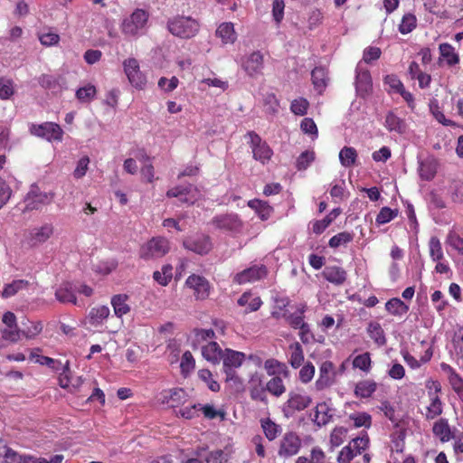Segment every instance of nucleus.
Returning a JSON list of instances; mask_svg holds the SVG:
<instances>
[{
  "label": "nucleus",
  "instance_id": "obj_57",
  "mask_svg": "<svg viewBox=\"0 0 463 463\" xmlns=\"http://www.w3.org/2000/svg\"><path fill=\"white\" fill-rule=\"evenodd\" d=\"M195 361L190 351H185L182 356L180 367L183 373H188L194 369Z\"/></svg>",
  "mask_w": 463,
  "mask_h": 463
},
{
  "label": "nucleus",
  "instance_id": "obj_1",
  "mask_svg": "<svg viewBox=\"0 0 463 463\" xmlns=\"http://www.w3.org/2000/svg\"><path fill=\"white\" fill-rule=\"evenodd\" d=\"M167 29L175 36L190 39L200 30V24L191 16L176 15L167 21Z\"/></svg>",
  "mask_w": 463,
  "mask_h": 463
},
{
  "label": "nucleus",
  "instance_id": "obj_63",
  "mask_svg": "<svg viewBox=\"0 0 463 463\" xmlns=\"http://www.w3.org/2000/svg\"><path fill=\"white\" fill-rule=\"evenodd\" d=\"M447 243L458 251L463 253V238L454 232H450L447 238Z\"/></svg>",
  "mask_w": 463,
  "mask_h": 463
},
{
  "label": "nucleus",
  "instance_id": "obj_45",
  "mask_svg": "<svg viewBox=\"0 0 463 463\" xmlns=\"http://www.w3.org/2000/svg\"><path fill=\"white\" fill-rule=\"evenodd\" d=\"M354 239V234L348 232H342L333 236L328 242V245L331 248H338L341 245L346 244L352 241Z\"/></svg>",
  "mask_w": 463,
  "mask_h": 463
},
{
  "label": "nucleus",
  "instance_id": "obj_31",
  "mask_svg": "<svg viewBox=\"0 0 463 463\" xmlns=\"http://www.w3.org/2000/svg\"><path fill=\"white\" fill-rule=\"evenodd\" d=\"M433 433L440 439L442 442L449 441L451 439H455L452 434L448 420L440 419L433 425Z\"/></svg>",
  "mask_w": 463,
  "mask_h": 463
},
{
  "label": "nucleus",
  "instance_id": "obj_15",
  "mask_svg": "<svg viewBox=\"0 0 463 463\" xmlns=\"http://www.w3.org/2000/svg\"><path fill=\"white\" fill-rule=\"evenodd\" d=\"M242 68L250 77L261 74L263 69V55L260 52H253L245 58Z\"/></svg>",
  "mask_w": 463,
  "mask_h": 463
},
{
  "label": "nucleus",
  "instance_id": "obj_28",
  "mask_svg": "<svg viewBox=\"0 0 463 463\" xmlns=\"http://www.w3.org/2000/svg\"><path fill=\"white\" fill-rule=\"evenodd\" d=\"M128 296L126 294L115 295L111 298V305L117 317H121L130 311V307L127 303Z\"/></svg>",
  "mask_w": 463,
  "mask_h": 463
},
{
  "label": "nucleus",
  "instance_id": "obj_33",
  "mask_svg": "<svg viewBox=\"0 0 463 463\" xmlns=\"http://www.w3.org/2000/svg\"><path fill=\"white\" fill-rule=\"evenodd\" d=\"M266 392H269L275 397H280L282 394H284L286 392V386L282 377L279 375L273 376L266 383Z\"/></svg>",
  "mask_w": 463,
  "mask_h": 463
},
{
  "label": "nucleus",
  "instance_id": "obj_46",
  "mask_svg": "<svg viewBox=\"0 0 463 463\" xmlns=\"http://www.w3.org/2000/svg\"><path fill=\"white\" fill-rule=\"evenodd\" d=\"M417 19L412 14H406L399 25V31L402 34L411 33L416 27Z\"/></svg>",
  "mask_w": 463,
  "mask_h": 463
},
{
  "label": "nucleus",
  "instance_id": "obj_58",
  "mask_svg": "<svg viewBox=\"0 0 463 463\" xmlns=\"http://www.w3.org/2000/svg\"><path fill=\"white\" fill-rule=\"evenodd\" d=\"M430 109L433 115V117L442 125L444 126H452L454 123L447 119L444 116V114L439 110V108L438 106V103L435 101L430 102Z\"/></svg>",
  "mask_w": 463,
  "mask_h": 463
},
{
  "label": "nucleus",
  "instance_id": "obj_48",
  "mask_svg": "<svg viewBox=\"0 0 463 463\" xmlns=\"http://www.w3.org/2000/svg\"><path fill=\"white\" fill-rule=\"evenodd\" d=\"M353 366L359 368L364 372H368L371 368V357L368 352L357 355L353 361Z\"/></svg>",
  "mask_w": 463,
  "mask_h": 463
},
{
  "label": "nucleus",
  "instance_id": "obj_6",
  "mask_svg": "<svg viewBox=\"0 0 463 463\" xmlns=\"http://www.w3.org/2000/svg\"><path fill=\"white\" fill-rule=\"evenodd\" d=\"M311 402L312 399L310 396L290 392L288 401L282 407V412L287 418L292 417L296 411H304Z\"/></svg>",
  "mask_w": 463,
  "mask_h": 463
},
{
  "label": "nucleus",
  "instance_id": "obj_26",
  "mask_svg": "<svg viewBox=\"0 0 463 463\" xmlns=\"http://www.w3.org/2000/svg\"><path fill=\"white\" fill-rule=\"evenodd\" d=\"M435 393L431 394V402L428 406L427 419H434L442 413V403L439 396L436 394L438 392H440V384L439 383H434Z\"/></svg>",
  "mask_w": 463,
  "mask_h": 463
},
{
  "label": "nucleus",
  "instance_id": "obj_17",
  "mask_svg": "<svg viewBox=\"0 0 463 463\" xmlns=\"http://www.w3.org/2000/svg\"><path fill=\"white\" fill-rule=\"evenodd\" d=\"M244 359V353L228 348L225 349L222 356V360L223 362V372L227 373L229 371H235V368H238L242 364Z\"/></svg>",
  "mask_w": 463,
  "mask_h": 463
},
{
  "label": "nucleus",
  "instance_id": "obj_47",
  "mask_svg": "<svg viewBox=\"0 0 463 463\" xmlns=\"http://www.w3.org/2000/svg\"><path fill=\"white\" fill-rule=\"evenodd\" d=\"M398 210H392L389 207H383L376 216V223L385 224L393 220L398 215Z\"/></svg>",
  "mask_w": 463,
  "mask_h": 463
},
{
  "label": "nucleus",
  "instance_id": "obj_36",
  "mask_svg": "<svg viewBox=\"0 0 463 463\" xmlns=\"http://www.w3.org/2000/svg\"><path fill=\"white\" fill-rule=\"evenodd\" d=\"M420 175L424 180H431L437 173V162L434 159H426L420 163Z\"/></svg>",
  "mask_w": 463,
  "mask_h": 463
},
{
  "label": "nucleus",
  "instance_id": "obj_11",
  "mask_svg": "<svg viewBox=\"0 0 463 463\" xmlns=\"http://www.w3.org/2000/svg\"><path fill=\"white\" fill-rule=\"evenodd\" d=\"M301 440L295 432H287L280 440L278 451L279 456L283 458L292 457L299 451Z\"/></svg>",
  "mask_w": 463,
  "mask_h": 463
},
{
  "label": "nucleus",
  "instance_id": "obj_21",
  "mask_svg": "<svg viewBox=\"0 0 463 463\" xmlns=\"http://www.w3.org/2000/svg\"><path fill=\"white\" fill-rule=\"evenodd\" d=\"M322 276L328 282L335 285H342L346 280V271L338 266L326 267L322 272Z\"/></svg>",
  "mask_w": 463,
  "mask_h": 463
},
{
  "label": "nucleus",
  "instance_id": "obj_18",
  "mask_svg": "<svg viewBox=\"0 0 463 463\" xmlns=\"http://www.w3.org/2000/svg\"><path fill=\"white\" fill-rule=\"evenodd\" d=\"M53 233V226L45 223L41 227L33 228L30 232L29 241L32 246H37L45 242Z\"/></svg>",
  "mask_w": 463,
  "mask_h": 463
},
{
  "label": "nucleus",
  "instance_id": "obj_56",
  "mask_svg": "<svg viewBox=\"0 0 463 463\" xmlns=\"http://www.w3.org/2000/svg\"><path fill=\"white\" fill-rule=\"evenodd\" d=\"M347 430L344 427H336L333 430L330 435V443L333 447H338L344 442Z\"/></svg>",
  "mask_w": 463,
  "mask_h": 463
},
{
  "label": "nucleus",
  "instance_id": "obj_25",
  "mask_svg": "<svg viewBox=\"0 0 463 463\" xmlns=\"http://www.w3.org/2000/svg\"><path fill=\"white\" fill-rule=\"evenodd\" d=\"M56 299L61 303L77 304V298L74 294L72 285L69 282L62 283L55 292Z\"/></svg>",
  "mask_w": 463,
  "mask_h": 463
},
{
  "label": "nucleus",
  "instance_id": "obj_12",
  "mask_svg": "<svg viewBox=\"0 0 463 463\" xmlns=\"http://www.w3.org/2000/svg\"><path fill=\"white\" fill-rule=\"evenodd\" d=\"M185 285L194 290L196 299H205L210 295V284L208 280L199 275L193 274L185 281Z\"/></svg>",
  "mask_w": 463,
  "mask_h": 463
},
{
  "label": "nucleus",
  "instance_id": "obj_35",
  "mask_svg": "<svg viewBox=\"0 0 463 463\" xmlns=\"http://www.w3.org/2000/svg\"><path fill=\"white\" fill-rule=\"evenodd\" d=\"M358 154L352 146H344L339 152V160L343 166L351 167L356 164Z\"/></svg>",
  "mask_w": 463,
  "mask_h": 463
},
{
  "label": "nucleus",
  "instance_id": "obj_40",
  "mask_svg": "<svg viewBox=\"0 0 463 463\" xmlns=\"http://www.w3.org/2000/svg\"><path fill=\"white\" fill-rule=\"evenodd\" d=\"M439 52L441 57L446 59L448 65L453 66L459 62V57L455 52L454 48L449 43H441L439 45Z\"/></svg>",
  "mask_w": 463,
  "mask_h": 463
},
{
  "label": "nucleus",
  "instance_id": "obj_13",
  "mask_svg": "<svg viewBox=\"0 0 463 463\" xmlns=\"http://www.w3.org/2000/svg\"><path fill=\"white\" fill-rule=\"evenodd\" d=\"M268 274L267 268L264 265L252 266L248 268L233 277V282L237 284H244L254 282L264 279Z\"/></svg>",
  "mask_w": 463,
  "mask_h": 463
},
{
  "label": "nucleus",
  "instance_id": "obj_55",
  "mask_svg": "<svg viewBox=\"0 0 463 463\" xmlns=\"http://www.w3.org/2000/svg\"><path fill=\"white\" fill-rule=\"evenodd\" d=\"M200 406L201 404L197 403L191 406H186L184 408H181L178 411H176V415L187 420L194 419L199 416Z\"/></svg>",
  "mask_w": 463,
  "mask_h": 463
},
{
  "label": "nucleus",
  "instance_id": "obj_41",
  "mask_svg": "<svg viewBox=\"0 0 463 463\" xmlns=\"http://www.w3.org/2000/svg\"><path fill=\"white\" fill-rule=\"evenodd\" d=\"M292 351L289 363L293 368H298L304 361V353L299 343L296 342L289 345Z\"/></svg>",
  "mask_w": 463,
  "mask_h": 463
},
{
  "label": "nucleus",
  "instance_id": "obj_64",
  "mask_svg": "<svg viewBox=\"0 0 463 463\" xmlns=\"http://www.w3.org/2000/svg\"><path fill=\"white\" fill-rule=\"evenodd\" d=\"M356 453L354 451L352 447L345 446L340 451L338 457H337V462L338 463H350L351 460L355 457Z\"/></svg>",
  "mask_w": 463,
  "mask_h": 463
},
{
  "label": "nucleus",
  "instance_id": "obj_4",
  "mask_svg": "<svg viewBox=\"0 0 463 463\" xmlns=\"http://www.w3.org/2000/svg\"><path fill=\"white\" fill-rule=\"evenodd\" d=\"M53 198L54 193L41 192L36 184H32L24 199L25 210H38L43 205L50 204Z\"/></svg>",
  "mask_w": 463,
  "mask_h": 463
},
{
  "label": "nucleus",
  "instance_id": "obj_3",
  "mask_svg": "<svg viewBox=\"0 0 463 463\" xmlns=\"http://www.w3.org/2000/svg\"><path fill=\"white\" fill-rule=\"evenodd\" d=\"M169 250V241L165 238L155 237L141 247L139 256L144 260L162 258Z\"/></svg>",
  "mask_w": 463,
  "mask_h": 463
},
{
  "label": "nucleus",
  "instance_id": "obj_27",
  "mask_svg": "<svg viewBox=\"0 0 463 463\" xmlns=\"http://www.w3.org/2000/svg\"><path fill=\"white\" fill-rule=\"evenodd\" d=\"M248 206L254 210L262 221L268 220L273 212V208L267 202L259 199L250 200Z\"/></svg>",
  "mask_w": 463,
  "mask_h": 463
},
{
  "label": "nucleus",
  "instance_id": "obj_23",
  "mask_svg": "<svg viewBox=\"0 0 463 463\" xmlns=\"http://www.w3.org/2000/svg\"><path fill=\"white\" fill-rule=\"evenodd\" d=\"M187 400V394L184 389H173L165 391L163 393L162 402L168 403L169 406L175 408L184 404Z\"/></svg>",
  "mask_w": 463,
  "mask_h": 463
},
{
  "label": "nucleus",
  "instance_id": "obj_19",
  "mask_svg": "<svg viewBox=\"0 0 463 463\" xmlns=\"http://www.w3.org/2000/svg\"><path fill=\"white\" fill-rule=\"evenodd\" d=\"M109 314L110 310L107 306L92 307L85 318V325L97 327L109 317Z\"/></svg>",
  "mask_w": 463,
  "mask_h": 463
},
{
  "label": "nucleus",
  "instance_id": "obj_14",
  "mask_svg": "<svg viewBox=\"0 0 463 463\" xmlns=\"http://www.w3.org/2000/svg\"><path fill=\"white\" fill-rule=\"evenodd\" d=\"M250 396L253 401H260L264 403L268 402L266 395V385H263L262 374L255 373L249 380Z\"/></svg>",
  "mask_w": 463,
  "mask_h": 463
},
{
  "label": "nucleus",
  "instance_id": "obj_29",
  "mask_svg": "<svg viewBox=\"0 0 463 463\" xmlns=\"http://www.w3.org/2000/svg\"><path fill=\"white\" fill-rule=\"evenodd\" d=\"M330 411V408L326 402L318 403L315 411L314 422L319 427L326 425L333 417Z\"/></svg>",
  "mask_w": 463,
  "mask_h": 463
},
{
  "label": "nucleus",
  "instance_id": "obj_53",
  "mask_svg": "<svg viewBox=\"0 0 463 463\" xmlns=\"http://www.w3.org/2000/svg\"><path fill=\"white\" fill-rule=\"evenodd\" d=\"M198 375L200 379L205 382L208 385V388L212 392H219L220 384L212 378V373L207 369H203L198 372Z\"/></svg>",
  "mask_w": 463,
  "mask_h": 463
},
{
  "label": "nucleus",
  "instance_id": "obj_32",
  "mask_svg": "<svg viewBox=\"0 0 463 463\" xmlns=\"http://www.w3.org/2000/svg\"><path fill=\"white\" fill-rule=\"evenodd\" d=\"M216 35L220 37L224 43H233L236 41V33L233 24L222 23L216 30Z\"/></svg>",
  "mask_w": 463,
  "mask_h": 463
},
{
  "label": "nucleus",
  "instance_id": "obj_61",
  "mask_svg": "<svg viewBox=\"0 0 463 463\" xmlns=\"http://www.w3.org/2000/svg\"><path fill=\"white\" fill-rule=\"evenodd\" d=\"M12 194V190L7 183L0 177V209L6 204Z\"/></svg>",
  "mask_w": 463,
  "mask_h": 463
},
{
  "label": "nucleus",
  "instance_id": "obj_62",
  "mask_svg": "<svg viewBox=\"0 0 463 463\" xmlns=\"http://www.w3.org/2000/svg\"><path fill=\"white\" fill-rule=\"evenodd\" d=\"M228 460V455L222 449L211 451L205 458L207 463H223Z\"/></svg>",
  "mask_w": 463,
  "mask_h": 463
},
{
  "label": "nucleus",
  "instance_id": "obj_52",
  "mask_svg": "<svg viewBox=\"0 0 463 463\" xmlns=\"http://www.w3.org/2000/svg\"><path fill=\"white\" fill-rule=\"evenodd\" d=\"M349 418L354 420V424L356 428L365 427L369 428L372 424V418L366 412H361L358 414H351Z\"/></svg>",
  "mask_w": 463,
  "mask_h": 463
},
{
  "label": "nucleus",
  "instance_id": "obj_54",
  "mask_svg": "<svg viewBox=\"0 0 463 463\" xmlns=\"http://www.w3.org/2000/svg\"><path fill=\"white\" fill-rule=\"evenodd\" d=\"M314 152L305 151L301 153L297 159V168L298 170H306L308 167V165L314 161Z\"/></svg>",
  "mask_w": 463,
  "mask_h": 463
},
{
  "label": "nucleus",
  "instance_id": "obj_5",
  "mask_svg": "<svg viewBox=\"0 0 463 463\" xmlns=\"http://www.w3.org/2000/svg\"><path fill=\"white\" fill-rule=\"evenodd\" d=\"M246 137L250 138V146L252 150L253 158L262 164L269 161L273 152L269 145L254 131H249Z\"/></svg>",
  "mask_w": 463,
  "mask_h": 463
},
{
  "label": "nucleus",
  "instance_id": "obj_9",
  "mask_svg": "<svg viewBox=\"0 0 463 463\" xmlns=\"http://www.w3.org/2000/svg\"><path fill=\"white\" fill-rule=\"evenodd\" d=\"M124 71L130 84L137 89H143L146 80L140 71L139 63L135 58H128L123 61Z\"/></svg>",
  "mask_w": 463,
  "mask_h": 463
},
{
  "label": "nucleus",
  "instance_id": "obj_22",
  "mask_svg": "<svg viewBox=\"0 0 463 463\" xmlns=\"http://www.w3.org/2000/svg\"><path fill=\"white\" fill-rule=\"evenodd\" d=\"M222 354L223 351L214 341L209 342L207 345L202 346L203 357L213 364H218L220 363Z\"/></svg>",
  "mask_w": 463,
  "mask_h": 463
},
{
  "label": "nucleus",
  "instance_id": "obj_2",
  "mask_svg": "<svg viewBox=\"0 0 463 463\" xmlns=\"http://www.w3.org/2000/svg\"><path fill=\"white\" fill-rule=\"evenodd\" d=\"M149 14L143 9L135 10L131 15L123 20L122 33L126 35L136 36L142 34L148 21Z\"/></svg>",
  "mask_w": 463,
  "mask_h": 463
},
{
  "label": "nucleus",
  "instance_id": "obj_49",
  "mask_svg": "<svg viewBox=\"0 0 463 463\" xmlns=\"http://www.w3.org/2000/svg\"><path fill=\"white\" fill-rule=\"evenodd\" d=\"M430 255L434 261L440 260L443 258L441 243L437 237H431L430 240Z\"/></svg>",
  "mask_w": 463,
  "mask_h": 463
},
{
  "label": "nucleus",
  "instance_id": "obj_42",
  "mask_svg": "<svg viewBox=\"0 0 463 463\" xmlns=\"http://www.w3.org/2000/svg\"><path fill=\"white\" fill-rule=\"evenodd\" d=\"M28 285L29 282L24 279L14 280L13 282L5 285L2 296L4 298H10L15 295L19 290L26 288Z\"/></svg>",
  "mask_w": 463,
  "mask_h": 463
},
{
  "label": "nucleus",
  "instance_id": "obj_60",
  "mask_svg": "<svg viewBox=\"0 0 463 463\" xmlns=\"http://www.w3.org/2000/svg\"><path fill=\"white\" fill-rule=\"evenodd\" d=\"M451 199L454 203H463V182L455 181L451 185Z\"/></svg>",
  "mask_w": 463,
  "mask_h": 463
},
{
  "label": "nucleus",
  "instance_id": "obj_59",
  "mask_svg": "<svg viewBox=\"0 0 463 463\" xmlns=\"http://www.w3.org/2000/svg\"><path fill=\"white\" fill-rule=\"evenodd\" d=\"M43 330V325L40 321L33 323L26 326V328H21L22 335L26 338H33L39 335Z\"/></svg>",
  "mask_w": 463,
  "mask_h": 463
},
{
  "label": "nucleus",
  "instance_id": "obj_7",
  "mask_svg": "<svg viewBox=\"0 0 463 463\" xmlns=\"http://www.w3.org/2000/svg\"><path fill=\"white\" fill-rule=\"evenodd\" d=\"M30 132L39 137L45 138L48 141H61L63 131L61 128L53 122H44L43 124H33L30 127Z\"/></svg>",
  "mask_w": 463,
  "mask_h": 463
},
{
  "label": "nucleus",
  "instance_id": "obj_50",
  "mask_svg": "<svg viewBox=\"0 0 463 463\" xmlns=\"http://www.w3.org/2000/svg\"><path fill=\"white\" fill-rule=\"evenodd\" d=\"M96 94V88L93 85H88L83 88H80L76 91L77 99L81 102H89Z\"/></svg>",
  "mask_w": 463,
  "mask_h": 463
},
{
  "label": "nucleus",
  "instance_id": "obj_30",
  "mask_svg": "<svg viewBox=\"0 0 463 463\" xmlns=\"http://www.w3.org/2000/svg\"><path fill=\"white\" fill-rule=\"evenodd\" d=\"M377 383L373 380L360 381L355 384L354 394L360 398H369L376 391Z\"/></svg>",
  "mask_w": 463,
  "mask_h": 463
},
{
  "label": "nucleus",
  "instance_id": "obj_16",
  "mask_svg": "<svg viewBox=\"0 0 463 463\" xmlns=\"http://www.w3.org/2000/svg\"><path fill=\"white\" fill-rule=\"evenodd\" d=\"M372 78L369 71L356 68L355 88L357 94L365 98L372 90Z\"/></svg>",
  "mask_w": 463,
  "mask_h": 463
},
{
  "label": "nucleus",
  "instance_id": "obj_38",
  "mask_svg": "<svg viewBox=\"0 0 463 463\" xmlns=\"http://www.w3.org/2000/svg\"><path fill=\"white\" fill-rule=\"evenodd\" d=\"M260 422L264 434L269 440H274L281 433V427L269 418L262 419Z\"/></svg>",
  "mask_w": 463,
  "mask_h": 463
},
{
  "label": "nucleus",
  "instance_id": "obj_34",
  "mask_svg": "<svg viewBox=\"0 0 463 463\" xmlns=\"http://www.w3.org/2000/svg\"><path fill=\"white\" fill-rule=\"evenodd\" d=\"M340 213V208L333 209L323 220L317 221L313 224V232L316 234L322 233Z\"/></svg>",
  "mask_w": 463,
  "mask_h": 463
},
{
  "label": "nucleus",
  "instance_id": "obj_20",
  "mask_svg": "<svg viewBox=\"0 0 463 463\" xmlns=\"http://www.w3.org/2000/svg\"><path fill=\"white\" fill-rule=\"evenodd\" d=\"M334 364L330 361L324 362L319 368V377L316 382V388L318 391L324 390L333 383L332 372Z\"/></svg>",
  "mask_w": 463,
  "mask_h": 463
},
{
  "label": "nucleus",
  "instance_id": "obj_39",
  "mask_svg": "<svg viewBox=\"0 0 463 463\" xmlns=\"http://www.w3.org/2000/svg\"><path fill=\"white\" fill-rule=\"evenodd\" d=\"M386 310L393 316H402L409 310V307L400 298H393L385 304Z\"/></svg>",
  "mask_w": 463,
  "mask_h": 463
},
{
  "label": "nucleus",
  "instance_id": "obj_43",
  "mask_svg": "<svg viewBox=\"0 0 463 463\" xmlns=\"http://www.w3.org/2000/svg\"><path fill=\"white\" fill-rule=\"evenodd\" d=\"M312 81L317 90L321 92L326 86V75L323 68H315L311 72Z\"/></svg>",
  "mask_w": 463,
  "mask_h": 463
},
{
  "label": "nucleus",
  "instance_id": "obj_37",
  "mask_svg": "<svg viewBox=\"0 0 463 463\" xmlns=\"http://www.w3.org/2000/svg\"><path fill=\"white\" fill-rule=\"evenodd\" d=\"M369 336L380 346L386 344L384 331L377 322H370L367 327Z\"/></svg>",
  "mask_w": 463,
  "mask_h": 463
},
{
  "label": "nucleus",
  "instance_id": "obj_10",
  "mask_svg": "<svg viewBox=\"0 0 463 463\" xmlns=\"http://www.w3.org/2000/svg\"><path fill=\"white\" fill-rule=\"evenodd\" d=\"M212 222L216 228L231 232H240L243 227L242 221L236 213L216 215Z\"/></svg>",
  "mask_w": 463,
  "mask_h": 463
},
{
  "label": "nucleus",
  "instance_id": "obj_51",
  "mask_svg": "<svg viewBox=\"0 0 463 463\" xmlns=\"http://www.w3.org/2000/svg\"><path fill=\"white\" fill-rule=\"evenodd\" d=\"M308 101L304 98L294 99L291 102L290 109L295 115L304 116L308 108Z\"/></svg>",
  "mask_w": 463,
  "mask_h": 463
},
{
  "label": "nucleus",
  "instance_id": "obj_44",
  "mask_svg": "<svg viewBox=\"0 0 463 463\" xmlns=\"http://www.w3.org/2000/svg\"><path fill=\"white\" fill-rule=\"evenodd\" d=\"M448 368L450 372L449 377V383L454 392H457L460 400L463 402V379L450 366L448 365Z\"/></svg>",
  "mask_w": 463,
  "mask_h": 463
},
{
  "label": "nucleus",
  "instance_id": "obj_8",
  "mask_svg": "<svg viewBox=\"0 0 463 463\" xmlns=\"http://www.w3.org/2000/svg\"><path fill=\"white\" fill-rule=\"evenodd\" d=\"M184 247L199 255H206L213 249L212 239L209 235L197 234L188 237L183 241Z\"/></svg>",
  "mask_w": 463,
  "mask_h": 463
},
{
  "label": "nucleus",
  "instance_id": "obj_24",
  "mask_svg": "<svg viewBox=\"0 0 463 463\" xmlns=\"http://www.w3.org/2000/svg\"><path fill=\"white\" fill-rule=\"evenodd\" d=\"M384 126L390 132L403 134L406 131L407 125L405 121L397 117L393 112L389 111L385 117Z\"/></svg>",
  "mask_w": 463,
  "mask_h": 463
}]
</instances>
